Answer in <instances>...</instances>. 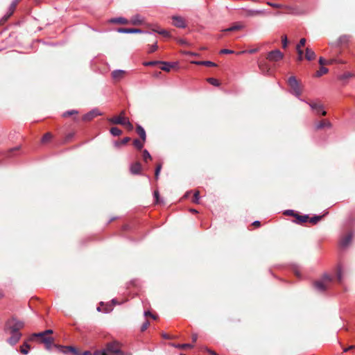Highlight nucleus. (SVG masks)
<instances>
[{"label":"nucleus","instance_id":"f257e3e1","mask_svg":"<svg viewBox=\"0 0 355 355\" xmlns=\"http://www.w3.org/2000/svg\"><path fill=\"white\" fill-rule=\"evenodd\" d=\"M24 327L23 321L17 320L16 318L12 317L8 319L5 324V331L9 332L20 333L19 330Z\"/></svg>","mask_w":355,"mask_h":355},{"label":"nucleus","instance_id":"f03ea898","mask_svg":"<svg viewBox=\"0 0 355 355\" xmlns=\"http://www.w3.org/2000/svg\"><path fill=\"white\" fill-rule=\"evenodd\" d=\"M332 282V277L324 274L322 279L314 282V287L318 292H324L329 287V284Z\"/></svg>","mask_w":355,"mask_h":355},{"label":"nucleus","instance_id":"7ed1b4c3","mask_svg":"<svg viewBox=\"0 0 355 355\" xmlns=\"http://www.w3.org/2000/svg\"><path fill=\"white\" fill-rule=\"evenodd\" d=\"M104 350L107 355H124L121 350V344L117 341L107 343Z\"/></svg>","mask_w":355,"mask_h":355},{"label":"nucleus","instance_id":"20e7f679","mask_svg":"<svg viewBox=\"0 0 355 355\" xmlns=\"http://www.w3.org/2000/svg\"><path fill=\"white\" fill-rule=\"evenodd\" d=\"M288 83L291 89V93L295 95L297 98H298L300 101H304V100L300 98V95L302 94V90L300 86L299 83L295 76H291L288 79Z\"/></svg>","mask_w":355,"mask_h":355},{"label":"nucleus","instance_id":"39448f33","mask_svg":"<svg viewBox=\"0 0 355 355\" xmlns=\"http://www.w3.org/2000/svg\"><path fill=\"white\" fill-rule=\"evenodd\" d=\"M310 107L312 110H313L317 114H322L323 116L326 115L327 112L324 110V107L321 103L317 102H311L309 103Z\"/></svg>","mask_w":355,"mask_h":355},{"label":"nucleus","instance_id":"423d86ee","mask_svg":"<svg viewBox=\"0 0 355 355\" xmlns=\"http://www.w3.org/2000/svg\"><path fill=\"white\" fill-rule=\"evenodd\" d=\"M283 57L284 55L279 50H275L268 53L267 59L272 62H277L282 60Z\"/></svg>","mask_w":355,"mask_h":355},{"label":"nucleus","instance_id":"0eeeda50","mask_svg":"<svg viewBox=\"0 0 355 355\" xmlns=\"http://www.w3.org/2000/svg\"><path fill=\"white\" fill-rule=\"evenodd\" d=\"M173 24L178 28H184L187 27V22L184 17L179 15H173L172 17Z\"/></svg>","mask_w":355,"mask_h":355},{"label":"nucleus","instance_id":"6e6552de","mask_svg":"<svg viewBox=\"0 0 355 355\" xmlns=\"http://www.w3.org/2000/svg\"><path fill=\"white\" fill-rule=\"evenodd\" d=\"M102 115V113L96 108L92 110L83 116V121H90L94 118Z\"/></svg>","mask_w":355,"mask_h":355},{"label":"nucleus","instance_id":"1a4fd4ad","mask_svg":"<svg viewBox=\"0 0 355 355\" xmlns=\"http://www.w3.org/2000/svg\"><path fill=\"white\" fill-rule=\"evenodd\" d=\"M55 347L60 348L61 352L64 354L72 352L73 354V355H79L80 354L79 351L78 349H76L75 347H71V346L65 347V346H61V345L60 346L55 345Z\"/></svg>","mask_w":355,"mask_h":355},{"label":"nucleus","instance_id":"9d476101","mask_svg":"<svg viewBox=\"0 0 355 355\" xmlns=\"http://www.w3.org/2000/svg\"><path fill=\"white\" fill-rule=\"evenodd\" d=\"M10 334H11V336L8 338L7 342L11 345H15L20 340L21 334L15 332H10Z\"/></svg>","mask_w":355,"mask_h":355},{"label":"nucleus","instance_id":"9b49d317","mask_svg":"<svg viewBox=\"0 0 355 355\" xmlns=\"http://www.w3.org/2000/svg\"><path fill=\"white\" fill-rule=\"evenodd\" d=\"M245 16L246 17H255L258 15H266V12L263 10H251L246 9L245 10Z\"/></svg>","mask_w":355,"mask_h":355},{"label":"nucleus","instance_id":"f8f14e48","mask_svg":"<svg viewBox=\"0 0 355 355\" xmlns=\"http://www.w3.org/2000/svg\"><path fill=\"white\" fill-rule=\"evenodd\" d=\"M40 338L42 339L41 340L42 343H44L45 345V348L47 350H51V347L53 345V338L52 337L47 336H45L44 337H40Z\"/></svg>","mask_w":355,"mask_h":355},{"label":"nucleus","instance_id":"ddd939ff","mask_svg":"<svg viewBox=\"0 0 355 355\" xmlns=\"http://www.w3.org/2000/svg\"><path fill=\"white\" fill-rule=\"evenodd\" d=\"M144 17L141 15L137 14V15H133L131 17L129 23L132 25L137 26V25L142 24L144 23Z\"/></svg>","mask_w":355,"mask_h":355},{"label":"nucleus","instance_id":"4468645a","mask_svg":"<svg viewBox=\"0 0 355 355\" xmlns=\"http://www.w3.org/2000/svg\"><path fill=\"white\" fill-rule=\"evenodd\" d=\"M116 31L120 33H142L144 31L138 28H119Z\"/></svg>","mask_w":355,"mask_h":355},{"label":"nucleus","instance_id":"2eb2a0df","mask_svg":"<svg viewBox=\"0 0 355 355\" xmlns=\"http://www.w3.org/2000/svg\"><path fill=\"white\" fill-rule=\"evenodd\" d=\"M352 239V234L349 233L346 236H345L343 238L341 239L340 241V245L342 248H346L349 245V244L351 243Z\"/></svg>","mask_w":355,"mask_h":355},{"label":"nucleus","instance_id":"dca6fc26","mask_svg":"<svg viewBox=\"0 0 355 355\" xmlns=\"http://www.w3.org/2000/svg\"><path fill=\"white\" fill-rule=\"evenodd\" d=\"M125 73L124 70L116 69L112 72V77L115 80H120L122 79Z\"/></svg>","mask_w":355,"mask_h":355},{"label":"nucleus","instance_id":"f3484780","mask_svg":"<svg viewBox=\"0 0 355 355\" xmlns=\"http://www.w3.org/2000/svg\"><path fill=\"white\" fill-rule=\"evenodd\" d=\"M141 166L139 162H135L130 165V173L133 175H138L140 173Z\"/></svg>","mask_w":355,"mask_h":355},{"label":"nucleus","instance_id":"a211bd4d","mask_svg":"<svg viewBox=\"0 0 355 355\" xmlns=\"http://www.w3.org/2000/svg\"><path fill=\"white\" fill-rule=\"evenodd\" d=\"M108 21L111 24H129V21L123 17L111 18L110 19H109Z\"/></svg>","mask_w":355,"mask_h":355},{"label":"nucleus","instance_id":"6ab92c4d","mask_svg":"<svg viewBox=\"0 0 355 355\" xmlns=\"http://www.w3.org/2000/svg\"><path fill=\"white\" fill-rule=\"evenodd\" d=\"M126 119L127 118H125V117L119 116H115V117L110 119L109 121L114 124L122 125L124 123V121H125Z\"/></svg>","mask_w":355,"mask_h":355},{"label":"nucleus","instance_id":"aec40b11","mask_svg":"<svg viewBox=\"0 0 355 355\" xmlns=\"http://www.w3.org/2000/svg\"><path fill=\"white\" fill-rule=\"evenodd\" d=\"M161 64L163 65L161 67V69L165 71H169L175 65V63L174 62H168L162 61Z\"/></svg>","mask_w":355,"mask_h":355},{"label":"nucleus","instance_id":"412c9836","mask_svg":"<svg viewBox=\"0 0 355 355\" xmlns=\"http://www.w3.org/2000/svg\"><path fill=\"white\" fill-rule=\"evenodd\" d=\"M137 132L139 135L142 141L144 142L146 139V135L145 130L140 125H138L137 126Z\"/></svg>","mask_w":355,"mask_h":355},{"label":"nucleus","instance_id":"4be33fe9","mask_svg":"<svg viewBox=\"0 0 355 355\" xmlns=\"http://www.w3.org/2000/svg\"><path fill=\"white\" fill-rule=\"evenodd\" d=\"M305 58L308 60H312L315 59V53L312 49H311L309 48H306Z\"/></svg>","mask_w":355,"mask_h":355},{"label":"nucleus","instance_id":"5701e85b","mask_svg":"<svg viewBox=\"0 0 355 355\" xmlns=\"http://www.w3.org/2000/svg\"><path fill=\"white\" fill-rule=\"evenodd\" d=\"M243 28H244V26L243 24H241L240 23H236V24L233 25L232 26H231L228 28L224 29L223 31H226V32L234 31L243 29Z\"/></svg>","mask_w":355,"mask_h":355},{"label":"nucleus","instance_id":"b1692460","mask_svg":"<svg viewBox=\"0 0 355 355\" xmlns=\"http://www.w3.org/2000/svg\"><path fill=\"white\" fill-rule=\"evenodd\" d=\"M53 334V330L47 329V330H45L42 332L35 333L32 335V336H33V337H44L45 336H48L49 334Z\"/></svg>","mask_w":355,"mask_h":355},{"label":"nucleus","instance_id":"393cba45","mask_svg":"<svg viewBox=\"0 0 355 355\" xmlns=\"http://www.w3.org/2000/svg\"><path fill=\"white\" fill-rule=\"evenodd\" d=\"M330 126H331L330 122L322 121H320L318 123H317L315 125V128H316V129H322L324 127H330Z\"/></svg>","mask_w":355,"mask_h":355},{"label":"nucleus","instance_id":"a878e982","mask_svg":"<svg viewBox=\"0 0 355 355\" xmlns=\"http://www.w3.org/2000/svg\"><path fill=\"white\" fill-rule=\"evenodd\" d=\"M195 63L198 65H205L207 67H216V64L211 61H198V62H196Z\"/></svg>","mask_w":355,"mask_h":355},{"label":"nucleus","instance_id":"bb28decb","mask_svg":"<svg viewBox=\"0 0 355 355\" xmlns=\"http://www.w3.org/2000/svg\"><path fill=\"white\" fill-rule=\"evenodd\" d=\"M295 218L297 220V223H302L306 222L308 220L309 216L308 215L300 216V215L297 214Z\"/></svg>","mask_w":355,"mask_h":355},{"label":"nucleus","instance_id":"cd10ccee","mask_svg":"<svg viewBox=\"0 0 355 355\" xmlns=\"http://www.w3.org/2000/svg\"><path fill=\"white\" fill-rule=\"evenodd\" d=\"M130 140V137H125L121 141H116L114 143V146L116 148H119L121 145H125Z\"/></svg>","mask_w":355,"mask_h":355},{"label":"nucleus","instance_id":"c85d7f7f","mask_svg":"<svg viewBox=\"0 0 355 355\" xmlns=\"http://www.w3.org/2000/svg\"><path fill=\"white\" fill-rule=\"evenodd\" d=\"M110 133L113 136L116 137V136L121 135V133H122V131L119 128H118L117 127H112L110 129Z\"/></svg>","mask_w":355,"mask_h":355},{"label":"nucleus","instance_id":"c756f323","mask_svg":"<svg viewBox=\"0 0 355 355\" xmlns=\"http://www.w3.org/2000/svg\"><path fill=\"white\" fill-rule=\"evenodd\" d=\"M328 72V69L322 66L320 69L316 72L315 76L320 77L322 76L323 74H325Z\"/></svg>","mask_w":355,"mask_h":355},{"label":"nucleus","instance_id":"7c9ffc66","mask_svg":"<svg viewBox=\"0 0 355 355\" xmlns=\"http://www.w3.org/2000/svg\"><path fill=\"white\" fill-rule=\"evenodd\" d=\"M133 145L138 150H141L144 146V141H141L138 139H136L133 141Z\"/></svg>","mask_w":355,"mask_h":355},{"label":"nucleus","instance_id":"2f4dec72","mask_svg":"<svg viewBox=\"0 0 355 355\" xmlns=\"http://www.w3.org/2000/svg\"><path fill=\"white\" fill-rule=\"evenodd\" d=\"M158 49L157 43V42H155V43L152 45H148V52L149 53H153Z\"/></svg>","mask_w":355,"mask_h":355},{"label":"nucleus","instance_id":"473e14b6","mask_svg":"<svg viewBox=\"0 0 355 355\" xmlns=\"http://www.w3.org/2000/svg\"><path fill=\"white\" fill-rule=\"evenodd\" d=\"M323 216H315L311 218H309V222L313 224H316L318 221L321 220Z\"/></svg>","mask_w":355,"mask_h":355},{"label":"nucleus","instance_id":"72a5a7b5","mask_svg":"<svg viewBox=\"0 0 355 355\" xmlns=\"http://www.w3.org/2000/svg\"><path fill=\"white\" fill-rule=\"evenodd\" d=\"M29 347H30L29 345H28L26 343L24 344L21 347V349H20L21 353L24 354V355L28 354V349H29Z\"/></svg>","mask_w":355,"mask_h":355},{"label":"nucleus","instance_id":"f704fd0d","mask_svg":"<svg viewBox=\"0 0 355 355\" xmlns=\"http://www.w3.org/2000/svg\"><path fill=\"white\" fill-rule=\"evenodd\" d=\"M78 112L77 110H69V111H67L65 112H64L62 114V116L63 117H68V116H70L73 114H77Z\"/></svg>","mask_w":355,"mask_h":355},{"label":"nucleus","instance_id":"c9c22d12","mask_svg":"<svg viewBox=\"0 0 355 355\" xmlns=\"http://www.w3.org/2000/svg\"><path fill=\"white\" fill-rule=\"evenodd\" d=\"M19 2V0H14L12 1V2L11 3L10 6V14H9V16L11 15L14 11V10L15 9L16 6H17V4Z\"/></svg>","mask_w":355,"mask_h":355},{"label":"nucleus","instance_id":"e433bc0d","mask_svg":"<svg viewBox=\"0 0 355 355\" xmlns=\"http://www.w3.org/2000/svg\"><path fill=\"white\" fill-rule=\"evenodd\" d=\"M200 200V192L198 191H196L193 194V202L194 203L198 204Z\"/></svg>","mask_w":355,"mask_h":355},{"label":"nucleus","instance_id":"4c0bfd02","mask_svg":"<svg viewBox=\"0 0 355 355\" xmlns=\"http://www.w3.org/2000/svg\"><path fill=\"white\" fill-rule=\"evenodd\" d=\"M151 155L147 150L143 151V159L146 162L148 159H151Z\"/></svg>","mask_w":355,"mask_h":355},{"label":"nucleus","instance_id":"58836bf2","mask_svg":"<svg viewBox=\"0 0 355 355\" xmlns=\"http://www.w3.org/2000/svg\"><path fill=\"white\" fill-rule=\"evenodd\" d=\"M207 81L208 83L214 86H219L220 85L218 80L214 78H207Z\"/></svg>","mask_w":355,"mask_h":355},{"label":"nucleus","instance_id":"ea45409f","mask_svg":"<svg viewBox=\"0 0 355 355\" xmlns=\"http://www.w3.org/2000/svg\"><path fill=\"white\" fill-rule=\"evenodd\" d=\"M337 279L339 282H341L343 280L342 268L340 266L338 267Z\"/></svg>","mask_w":355,"mask_h":355},{"label":"nucleus","instance_id":"a19ab883","mask_svg":"<svg viewBox=\"0 0 355 355\" xmlns=\"http://www.w3.org/2000/svg\"><path fill=\"white\" fill-rule=\"evenodd\" d=\"M161 169H162V164H159L157 166V167L155 168V177L157 180L159 178V175Z\"/></svg>","mask_w":355,"mask_h":355},{"label":"nucleus","instance_id":"79ce46f5","mask_svg":"<svg viewBox=\"0 0 355 355\" xmlns=\"http://www.w3.org/2000/svg\"><path fill=\"white\" fill-rule=\"evenodd\" d=\"M122 125H124L125 126L126 128H128L129 130H132L133 129V125L130 122V121L128 120V119L127 118L125 119V121H124V123L122 124Z\"/></svg>","mask_w":355,"mask_h":355},{"label":"nucleus","instance_id":"37998d69","mask_svg":"<svg viewBox=\"0 0 355 355\" xmlns=\"http://www.w3.org/2000/svg\"><path fill=\"white\" fill-rule=\"evenodd\" d=\"M354 75L352 73L347 72V73H345L343 75H341L340 76V79H341V80L347 79V78H349L352 77Z\"/></svg>","mask_w":355,"mask_h":355},{"label":"nucleus","instance_id":"c03bdc74","mask_svg":"<svg viewBox=\"0 0 355 355\" xmlns=\"http://www.w3.org/2000/svg\"><path fill=\"white\" fill-rule=\"evenodd\" d=\"M156 33L164 36V37H169L170 33L168 31L164 30V29H160V31H156Z\"/></svg>","mask_w":355,"mask_h":355},{"label":"nucleus","instance_id":"a18cd8bd","mask_svg":"<svg viewBox=\"0 0 355 355\" xmlns=\"http://www.w3.org/2000/svg\"><path fill=\"white\" fill-rule=\"evenodd\" d=\"M267 4L271 7H273V8H283L284 6L282 4H279V3H272L270 1H268L267 2Z\"/></svg>","mask_w":355,"mask_h":355},{"label":"nucleus","instance_id":"49530a36","mask_svg":"<svg viewBox=\"0 0 355 355\" xmlns=\"http://www.w3.org/2000/svg\"><path fill=\"white\" fill-rule=\"evenodd\" d=\"M154 198H155V202L157 204L161 202V201L159 200V191H154Z\"/></svg>","mask_w":355,"mask_h":355},{"label":"nucleus","instance_id":"de8ad7c7","mask_svg":"<svg viewBox=\"0 0 355 355\" xmlns=\"http://www.w3.org/2000/svg\"><path fill=\"white\" fill-rule=\"evenodd\" d=\"M305 44H306V39L305 38L300 39L298 44L296 46V49L297 48L301 49V47L304 46L305 45Z\"/></svg>","mask_w":355,"mask_h":355},{"label":"nucleus","instance_id":"09e8293b","mask_svg":"<svg viewBox=\"0 0 355 355\" xmlns=\"http://www.w3.org/2000/svg\"><path fill=\"white\" fill-rule=\"evenodd\" d=\"M297 53H298L297 60L299 61L302 60V59H303V51L301 49L297 48Z\"/></svg>","mask_w":355,"mask_h":355},{"label":"nucleus","instance_id":"8fccbe9b","mask_svg":"<svg viewBox=\"0 0 355 355\" xmlns=\"http://www.w3.org/2000/svg\"><path fill=\"white\" fill-rule=\"evenodd\" d=\"M287 44H288L287 37L286 35H284V37H282V47L284 49H286L287 47Z\"/></svg>","mask_w":355,"mask_h":355},{"label":"nucleus","instance_id":"3c124183","mask_svg":"<svg viewBox=\"0 0 355 355\" xmlns=\"http://www.w3.org/2000/svg\"><path fill=\"white\" fill-rule=\"evenodd\" d=\"M234 53V51L230 50V49H222L220 51V53H223V54H232Z\"/></svg>","mask_w":355,"mask_h":355},{"label":"nucleus","instance_id":"603ef678","mask_svg":"<svg viewBox=\"0 0 355 355\" xmlns=\"http://www.w3.org/2000/svg\"><path fill=\"white\" fill-rule=\"evenodd\" d=\"M161 63H162V61H150V62H146L145 64L147 66H154V65H156L157 64H161Z\"/></svg>","mask_w":355,"mask_h":355},{"label":"nucleus","instance_id":"864d4df0","mask_svg":"<svg viewBox=\"0 0 355 355\" xmlns=\"http://www.w3.org/2000/svg\"><path fill=\"white\" fill-rule=\"evenodd\" d=\"M51 138V135L50 133L45 134L42 137V141L45 142L48 140H49Z\"/></svg>","mask_w":355,"mask_h":355},{"label":"nucleus","instance_id":"5fc2aeb1","mask_svg":"<svg viewBox=\"0 0 355 355\" xmlns=\"http://www.w3.org/2000/svg\"><path fill=\"white\" fill-rule=\"evenodd\" d=\"M149 324H150V322H149L148 320H146V322L142 324V326H141V331H145V330L148 327Z\"/></svg>","mask_w":355,"mask_h":355},{"label":"nucleus","instance_id":"6e6d98bb","mask_svg":"<svg viewBox=\"0 0 355 355\" xmlns=\"http://www.w3.org/2000/svg\"><path fill=\"white\" fill-rule=\"evenodd\" d=\"M93 355H107L104 349H102V350H96L94 352V353L93 354Z\"/></svg>","mask_w":355,"mask_h":355},{"label":"nucleus","instance_id":"4d7b16f0","mask_svg":"<svg viewBox=\"0 0 355 355\" xmlns=\"http://www.w3.org/2000/svg\"><path fill=\"white\" fill-rule=\"evenodd\" d=\"M284 214L286 215H288V216H293L295 217L297 215V214H295L294 211L292 209H288V210L285 211Z\"/></svg>","mask_w":355,"mask_h":355},{"label":"nucleus","instance_id":"13d9d810","mask_svg":"<svg viewBox=\"0 0 355 355\" xmlns=\"http://www.w3.org/2000/svg\"><path fill=\"white\" fill-rule=\"evenodd\" d=\"M179 348H191L193 345L191 344H182L177 346Z\"/></svg>","mask_w":355,"mask_h":355},{"label":"nucleus","instance_id":"bf43d9fd","mask_svg":"<svg viewBox=\"0 0 355 355\" xmlns=\"http://www.w3.org/2000/svg\"><path fill=\"white\" fill-rule=\"evenodd\" d=\"M288 9L290 10V12L293 14H295V15H300V14H302V12H298L297 10H295V9L294 8H292L291 7H288Z\"/></svg>","mask_w":355,"mask_h":355},{"label":"nucleus","instance_id":"052dcab7","mask_svg":"<svg viewBox=\"0 0 355 355\" xmlns=\"http://www.w3.org/2000/svg\"><path fill=\"white\" fill-rule=\"evenodd\" d=\"M319 64L321 65V66H323L324 64H327V60H324L323 58H320L319 59Z\"/></svg>","mask_w":355,"mask_h":355},{"label":"nucleus","instance_id":"680f3d73","mask_svg":"<svg viewBox=\"0 0 355 355\" xmlns=\"http://www.w3.org/2000/svg\"><path fill=\"white\" fill-rule=\"evenodd\" d=\"M294 272H295V275L297 277H301L300 271V269H299L298 268H294Z\"/></svg>","mask_w":355,"mask_h":355},{"label":"nucleus","instance_id":"e2e57ef3","mask_svg":"<svg viewBox=\"0 0 355 355\" xmlns=\"http://www.w3.org/2000/svg\"><path fill=\"white\" fill-rule=\"evenodd\" d=\"M144 315H145V316L150 315V316H151L154 320H155V319H156V317H155L154 315H153V314H152L149 311H145V312H144Z\"/></svg>","mask_w":355,"mask_h":355},{"label":"nucleus","instance_id":"0e129e2a","mask_svg":"<svg viewBox=\"0 0 355 355\" xmlns=\"http://www.w3.org/2000/svg\"><path fill=\"white\" fill-rule=\"evenodd\" d=\"M74 134L73 133H69L67 135V137H66V139L67 140H69L71 139L73 137Z\"/></svg>","mask_w":355,"mask_h":355},{"label":"nucleus","instance_id":"69168bd1","mask_svg":"<svg viewBox=\"0 0 355 355\" xmlns=\"http://www.w3.org/2000/svg\"><path fill=\"white\" fill-rule=\"evenodd\" d=\"M198 339V335L197 334H193L192 336V340L193 342H196Z\"/></svg>","mask_w":355,"mask_h":355},{"label":"nucleus","instance_id":"338daca9","mask_svg":"<svg viewBox=\"0 0 355 355\" xmlns=\"http://www.w3.org/2000/svg\"><path fill=\"white\" fill-rule=\"evenodd\" d=\"M82 355H93V354L89 351H85L82 354Z\"/></svg>","mask_w":355,"mask_h":355},{"label":"nucleus","instance_id":"774afa93","mask_svg":"<svg viewBox=\"0 0 355 355\" xmlns=\"http://www.w3.org/2000/svg\"><path fill=\"white\" fill-rule=\"evenodd\" d=\"M207 352H209V354H210L211 355H217V354H216L215 352H214V351H211V350H210V349H207Z\"/></svg>","mask_w":355,"mask_h":355}]
</instances>
